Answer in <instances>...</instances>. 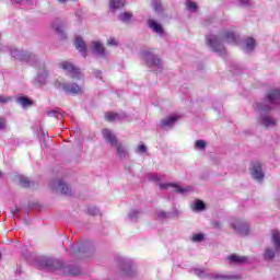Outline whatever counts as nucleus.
<instances>
[{
	"mask_svg": "<svg viewBox=\"0 0 280 280\" xmlns=\"http://www.w3.org/2000/svg\"><path fill=\"white\" fill-rule=\"evenodd\" d=\"M230 224L236 233H240L242 229H244V222H242L240 219H231Z\"/></svg>",
	"mask_w": 280,
	"mask_h": 280,
	"instance_id": "nucleus-22",
	"label": "nucleus"
},
{
	"mask_svg": "<svg viewBox=\"0 0 280 280\" xmlns=\"http://www.w3.org/2000/svg\"><path fill=\"white\" fill-rule=\"evenodd\" d=\"M36 268L39 270H62L63 268V275H71L72 277H78V275H80V268L65 267L61 261L45 256L37 259Z\"/></svg>",
	"mask_w": 280,
	"mask_h": 280,
	"instance_id": "nucleus-2",
	"label": "nucleus"
},
{
	"mask_svg": "<svg viewBox=\"0 0 280 280\" xmlns=\"http://www.w3.org/2000/svg\"><path fill=\"white\" fill-rule=\"evenodd\" d=\"M59 3H66L67 0H58Z\"/></svg>",
	"mask_w": 280,
	"mask_h": 280,
	"instance_id": "nucleus-48",
	"label": "nucleus"
},
{
	"mask_svg": "<svg viewBox=\"0 0 280 280\" xmlns=\"http://www.w3.org/2000/svg\"><path fill=\"white\" fill-rule=\"evenodd\" d=\"M256 108L260 113L258 119L260 126H264V128H275L277 120L268 115V113L275 110V108H280V90L269 91L262 101L256 103Z\"/></svg>",
	"mask_w": 280,
	"mask_h": 280,
	"instance_id": "nucleus-1",
	"label": "nucleus"
},
{
	"mask_svg": "<svg viewBox=\"0 0 280 280\" xmlns=\"http://www.w3.org/2000/svg\"><path fill=\"white\" fill-rule=\"evenodd\" d=\"M16 211H18V208H15V210H11L12 215H14V213H16Z\"/></svg>",
	"mask_w": 280,
	"mask_h": 280,
	"instance_id": "nucleus-47",
	"label": "nucleus"
},
{
	"mask_svg": "<svg viewBox=\"0 0 280 280\" xmlns=\"http://www.w3.org/2000/svg\"><path fill=\"white\" fill-rule=\"evenodd\" d=\"M36 80L39 84H45V82H47V70H45V68L38 71Z\"/></svg>",
	"mask_w": 280,
	"mask_h": 280,
	"instance_id": "nucleus-25",
	"label": "nucleus"
},
{
	"mask_svg": "<svg viewBox=\"0 0 280 280\" xmlns=\"http://www.w3.org/2000/svg\"><path fill=\"white\" fill-rule=\"evenodd\" d=\"M178 120L177 116H170L168 118L162 120L161 126L162 128H172L174 124Z\"/></svg>",
	"mask_w": 280,
	"mask_h": 280,
	"instance_id": "nucleus-21",
	"label": "nucleus"
},
{
	"mask_svg": "<svg viewBox=\"0 0 280 280\" xmlns=\"http://www.w3.org/2000/svg\"><path fill=\"white\" fill-rule=\"evenodd\" d=\"M105 119L107 121H120V119H126V114H117L109 112L105 114Z\"/></svg>",
	"mask_w": 280,
	"mask_h": 280,
	"instance_id": "nucleus-19",
	"label": "nucleus"
},
{
	"mask_svg": "<svg viewBox=\"0 0 280 280\" xmlns=\"http://www.w3.org/2000/svg\"><path fill=\"white\" fill-rule=\"evenodd\" d=\"M143 60H145L148 67H158L161 69V59L156 55L152 54L150 50H147L142 54Z\"/></svg>",
	"mask_w": 280,
	"mask_h": 280,
	"instance_id": "nucleus-11",
	"label": "nucleus"
},
{
	"mask_svg": "<svg viewBox=\"0 0 280 280\" xmlns=\"http://www.w3.org/2000/svg\"><path fill=\"white\" fill-rule=\"evenodd\" d=\"M19 180H20V185L22 187H31V185H32V182L30 180V178H27L23 175L19 176Z\"/></svg>",
	"mask_w": 280,
	"mask_h": 280,
	"instance_id": "nucleus-30",
	"label": "nucleus"
},
{
	"mask_svg": "<svg viewBox=\"0 0 280 280\" xmlns=\"http://www.w3.org/2000/svg\"><path fill=\"white\" fill-rule=\"evenodd\" d=\"M30 0H13V3L14 4H18V3H27Z\"/></svg>",
	"mask_w": 280,
	"mask_h": 280,
	"instance_id": "nucleus-44",
	"label": "nucleus"
},
{
	"mask_svg": "<svg viewBox=\"0 0 280 280\" xmlns=\"http://www.w3.org/2000/svg\"><path fill=\"white\" fill-rule=\"evenodd\" d=\"M137 152H139V154H145V152H148V147H145V144H140L137 148Z\"/></svg>",
	"mask_w": 280,
	"mask_h": 280,
	"instance_id": "nucleus-36",
	"label": "nucleus"
},
{
	"mask_svg": "<svg viewBox=\"0 0 280 280\" xmlns=\"http://www.w3.org/2000/svg\"><path fill=\"white\" fill-rule=\"evenodd\" d=\"M256 47H257V42H255V38L247 37V39H246V52L252 54V51H255Z\"/></svg>",
	"mask_w": 280,
	"mask_h": 280,
	"instance_id": "nucleus-23",
	"label": "nucleus"
},
{
	"mask_svg": "<svg viewBox=\"0 0 280 280\" xmlns=\"http://www.w3.org/2000/svg\"><path fill=\"white\" fill-rule=\"evenodd\" d=\"M50 189L55 191H60L65 196H71V188L62 179L54 180L49 184Z\"/></svg>",
	"mask_w": 280,
	"mask_h": 280,
	"instance_id": "nucleus-9",
	"label": "nucleus"
},
{
	"mask_svg": "<svg viewBox=\"0 0 280 280\" xmlns=\"http://www.w3.org/2000/svg\"><path fill=\"white\" fill-rule=\"evenodd\" d=\"M12 58L15 60H20L21 62H28V65H34V60H36V56L32 55V52L19 50L16 48L11 50Z\"/></svg>",
	"mask_w": 280,
	"mask_h": 280,
	"instance_id": "nucleus-7",
	"label": "nucleus"
},
{
	"mask_svg": "<svg viewBox=\"0 0 280 280\" xmlns=\"http://www.w3.org/2000/svg\"><path fill=\"white\" fill-rule=\"evenodd\" d=\"M249 174L254 180H257V183H262L264 178H266V174H264L261 162L253 161L249 164Z\"/></svg>",
	"mask_w": 280,
	"mask_h": 280,
	"instance_id": "nucleus-6",
	"label": "nucleus"
},
{
	"mask_svg": "<svg viewBox=\"0 0 280 280\" xmlns=\"http://www.w3.org/2000/svg\"><path fill=\"white\" fill-rule=\"evenodd\" d=\"M186 7H187L188 10H190L191 12H196V10H198V5H196V2H194V1H191V0H187Z\"/></svg>",
	"mask_w": 280,
	"mask_h": 280,
	"instance_id": "nucleus-32",
	"label": "nucleus"
},
{
	"mask_svg": "<svg viewBox=\"0 0 280 280\" xmlns=\"http://www.w3.org/2000/svg\"><path fill=\"white\" fill-rule=\"evenodd\" d=\"M94 75H95V78H102V71L95 70Z\"/></svg>",
	"mask_w": 280,
	"mask_h": 280,
	"instance_id": "nucleus-45",
	"label": "nucleus"
},
{
	"mask_svg": "<svg viewBox=\"0 0 280 280\" xmlns=\"http://www.w3.org/2000/svg\"><path fill=\"white\" fill-rule=\"evenodd\" d=\"M271 244L273 247L265 249L264 258L266 261H272L273 257L280 253V232L278 230L271 231Z\"/></svg>",
	"mask_w": 280,
	"mask_h": 280,
	"instance_id": "nucleus-4",
	"label": "nucleus"
},
{
	"mask_svg": "<svg viewBox=\"0 0 280 280\" xmlns=\"http://www.w3.org/2000/svg\"><path fill=\"white\" fill-rule=\"evenodd\" d=\"M159 186H160V189H167L168 187H173L174 191H176L177 194H187V191H189V188H183L178 184L160 183Z\"/></svg>",
	"mask_w": 280,
	"mask_h": 280,
	"instance_id": "nucleus-16",
	"label": "nucleus"
},
{
	"mask_svg": "<svg viewBox=\"0 0 280 280\" xmlns=\"http://www.w3.org/2000/svg\"><path fill=\"white\" fill-rule=\"evenodd\" d=\"M0 176H2L1 172H0Z\"/></svg>",
	"mask_w": 280,
	"mask_h": 280,
	"instance_id": "nucleus-50",
	"label": "nucleus"
},
{
	"mask_svg": "<svg viewBox=\"0 0 280 280\" xmlns=\"http://www.w3.org/2000/svg\"><path fill=\"white\" fill-rule=\"evenodd\" d=\"M92 51L100 58H104V56H106V50L104 49V46L100 42L92 43Z\"/></svg>",
	"mask_w": 280,
	"mask_h": 280,
	"instance_id": "nucleus-15",
	"label": "nucleus"
},
{
	"mask_svg": "<svg viewBox=\"0 0 280 280\" xmlns=\"http://www.w3.org/2000/svg\"><path fill=\"white\" fill-rule=\"evenodd\" d=\"M153 9L155 12H161V2L159 0H153Z\"/></svg>",
	"mask_w": 280,
	"mask_h": 280,
	"instance_id": "nucleus-38",
	"label": "nucleus"
},
{
	"mask_svg": "<svg viewBox=\"0 0 280 280\" xmlns=\"http://www.w3.org/2000/svg\"><path fill=\"white\" fill-rule=\"evenodd\" d=\"M149 180L153 182V183H161V180H163V176L159 175L156 173H151L148 175Z\"/></svg>",
	"mask_w": 280,
	"mask_h": 280,
	"instance_id": "nucleus-29",
	"label": "nucleus"
},
{
	"mask_svg": "<svg viewBox=\"0 0 280 280\" xmlns=\"http://www.w3.org/2000/svg\"><path fill=\"white\" fill-rule=\"evenodd\" d=\"M18 104H21L23 108H27V106H32V101L25 96H21L18 98Z\"/></svg>",
	"mask_w": 280,
	"mask_h": 280,
	"instance_id": "nucleus-28",
	"label": "nucleus"
},
{
	"mask_svg": "<svg viewBox=\"0 0 280 280\" xmlns=\"http://www.w3.org/2000/svg\"><path fill=\"white\" fill-rule=\"evenodd\" d=\"M124 5H126L124 0H110L109 2L110 10H120V8H124Z\"/></svg>",
	"mask_w": 280,
	"mask_h": 280,
	"instance_id": "nucleus-24",
	"label": "nucleus"
},
{
	"mask_svg": "<svg viewBox=\"0 0 280 280\" xmlns=\"http://www.w3.org/2000/svg\"><path fill=\"white\" fill-rule=\"evenodd\" d=\"M225 261L226 264H229V266H242L243 264H246V256L231 254L228 257H225Z\"/></svg>",
	"mask_w": 280,
	"mask_h": 280,
	"instance_id": "nucleus-13",
	"label": "nucleus"
},
{
	"mask_svg": "<svg viewBox=\"0 0 280 280\" xmlns=\"http://www.w3.org/2000/svg\"><path fill=\"white\" fill-rule=\"evenodd\" d=\"M158 218H160V220H163L167 218V214L165 212H159Z\"/></svg>",
	"mask_w": 280,
	"mask_h": 280,
	"instance_id": "nucleus-43",
	"label": "nucleus"
},
{
	"mask_svg": "<svg viewBox=\"0 0 280 280\" xmlns=\"http://www.w3.org/2000/svg\"><path fill=\"white\" fill-rule=\"evenodd\" d=\"M0 130H5V118L0 117Z\"/></svg>",
	"mask_w": 280,
	"mask_h": 280,
	"instance_id": "nucleus-42",
	"label": "nucleus"
},
{
	"mask_svg": "<svg viewBox=\"0 0 280 280\" xmlns=\"http://www.w3.org/2000/svg\"><path fill=\"white\" fill-rule=\"evenodd\" d=\"M195 211H202L205 210V202L197 200L192 208Z\"/></svg>",
	"mask_w": 280,
	"mask_h": 280,
	"instance_id": "nucleus-33",
	"label": "nucleus"
},
{
	"mask_svg": "<svg viewBox=\"0 0 280 280\" xmlns=\"http://www.w3.org/2000/svg\"><path fill=\"white\" fill-rule=\"evenodd\" d=\"M55 85L57 86V89H62L63 91H66V93H68L69 95L82 94V88H80L75 83L62 84L60 82H56Z\"/></svg>",
	"mask_w": 280,
	"mask_h": 280,
	"instance_id": "nucleus-10",
	"label": "nucleus"
},
{
	"mask_svg": "<svg viewBox=\"0 0 280 280\" xmlns=\"http://www.w3.org/2000/svg\"><path fill=\"white\" fill-rule=\"evenodd\" d=\"M122 270L125 271L126 277H132L133 275L132 262L124 261Z\"/></svg>",
	"mask_w": 280,
	"mask_h": 280,
	"instance_id": "nucleus-26",
	"label": "nucleus"
},
{
	"mask_svg": "<svg viewBox=\"0 0 280 280\" xmlns=\"http://www.w3.org/2000/svg\"><path fill=\"white\" fill-rule=\"evenodd\" d=\"M246 5H248V0L246 1Z\"/></svg>",
	"mask_w": 280,
	"mask_h": 280,
	"instance_id": "nucleus-49",
	"label": "nucleus"
},
{
	"mask_svg": "<svg viewBox=\"0 0 280 280\" xmlns=\"http://www.w3.org/2000/svg\"><path fill=\"white\" fill-rule=\"evenodd\" d=\"M12 97L0 95V104H8V102H11Z\"/></svg>",
	"mask_w": 280,
	"mask_h": 280,
	"instance_id": "nucleus-40",
	"label": "nucleus"
},
{
	"mask_svg": "<svg viewBox=\"0 0 280 280\" xmlns=\"http://www.w3.org/2000/svg\"><path fill=\"white\" fill-rule=\"evenodd\" d=\"M48 117H58V115H62V110L60 108H55L47 113Z\"/></svg>",
	"mask_w": 280,
	"mask_h": 280,
	"instance_id": "nucleus-34",
	"label": "nucleus"
},
{
	"mask_svg": "<svg viewBox=\"0 0 280 280\" xmlns=\"http://www.w3.org/2000/svg\"><path fill=\"white\" fill-rule=\"evenodd\" d=\"M102 133L105 141H107V143L110 144L112 148H116L119 159H126V156H128V151H126V147H122L121 143L117 142V137L115 136V133H113V131H110V129H103Z\"/></svg>",
	"mask_w": 280,
	"mask_h": 280,
	"instance_id": "nucleus-3",
	"label": "nucleus"
},
{
	"mask_svg": "<svg viewBox=\"0 0 280 280\" xmlns=\"http://www.w3.org/2000/svg\"><path fill=\"white\" fill-rule=\"evenodd\" d=\"M129 218H130V220H137V218H139V211L132 210V211L129 213Z\"/></svg>",
	"mask_w": 280,
	"mask_h": 280,
	"instance_id": "nucleus-41",
	"label": "nucleus"
},
{
	"mask_svg": "<svg viewBox=\"0 0 280 280\" xmlns=\"http://www.w3.org/2000/svg\"><path fill=\"white\" fill-rule=\"evenodd\" d=\"M238 5H246V0H238Z\"/></svg>",
	"mask_w": 280,
	"mask_h": 280,
	"instance_id": "nucleus-46",
	"label": "nucleus"
},
{
	"mask_svg": "<svg viewBox=\"0 0 280 280\" xmlns=\"http://www.w3.org/2000/svg\"><path fill=\"white\" fill-rule=\"evenodd\" d=\"M74 47L82 54L84 57H86V44L84 43V39L82 37H77L74 42Z\"/></svg>",
	"mask_w": 280,
	"mask_h": 280,
	"instance_id": "nucleus-17",
	"label": "nucleus"
},
{
	"mask_svg": "<svg viewBox=\"0 0 280 280\" xmlns=\"http://www.w3.org/2000/svg\"><path fill=\"white\" fill-rule=\"evenodd\" d=\"M118 19H119V21H122V23H130V21L132 19V13H130V12L120 13Z\"/></svg>",
	"mask_w": 280,
	"mask_h": 280,
	"instance_id": "nucleus-27",
	"label": "nucleus"
},
{
	"mask_svg": "<svg viewBox=\"0 0 280 280\" xmlns=\"http://www.w3.org/2000/svg\"><path fill=\"white\" fill-rule=\"evenodd\" d=\"M207 43L213 51H218L219 54H224V47H222V40L218 38L215 35L207 36Z\"/></svg>",
	"mask_w": 280,
	"mask_h": 280,
	"instance_id": "nucleus-12",
	"label": "nucleus"
},
{
	"mask_svg": "<svg viewBox=\"0 0 280 280\" xmlns=\"http://www.w3.org/2000/svg\"><path fill=\"white\" fill-rule=\"evenodd\" d=\"M224 42L231 43L232 45H240V36L235 35V33L226 32L224 35Z\"/></svg>",
	"mask_w": 280,
	"mask_h": 280,
	"instance_id": "nucleus-20",
	"label": "nucleus"
},
{
	"mask_svg": "<svg viewBox=\"0 0 280 280\" xmlns=\"http://www.w3.org/2000/svg\"><path fill=\"white\" fill-rule=\"evenodd\" d=\"M203 240H205V234L202 233L192 235V242H202Z\"/></svg>",
	"mask_w": 280,
	"mask_h": 280,
	"instance_id": "nucleus-35",
	"label": "nucleus"
},
{
	"mask_svg": "<svg viewBox=\"0 0 280 280\" xmlns=\"http://www.w3.org/2000/svg\"><path fill=\"white\" fill-rule=\"evenodd\" d=\"M88 213L90 215H97V213H100V210L95 207H90V208H88Z\"/></svg>",
	"mask_w": 280,
	"mask_h": 280,
	"instance_id": "nucleus-37",
	"label": "nucleus"
},
{
	"mask_svg": "<svg viewBox=\"0 0 280 280\" xmlns=\"http://www.w3.org/2000/svg\"><path fill=\"white\" fill-rule=\"evenodd\" d=\"M107 45H110L112 47H117V45H119V42H117V39H115L114 37H110L107 40Z\"/></svg>",
	"mask_w": 280,
	"mask_h": 280,
	"instance_id": "nucleus-39",
	"label": "nucleus"
},
{
	"mask_svg": "<svg viewBox=\"0 0 280 280\" xmlns=\"http://www.w3.org/2000/svg\"><path fill=\"white\" fill-rule=\"evenodd\" d=\"M149 27L155 32L156 34H159V36H163L165 33L163 32V26H161V24H159L156 21L154 20H149L148 21Z\"/></svg>",
	"mask_w": 280,
	"mask_h": 280,
	"instance_id": "nucleus-18",
	"label": "nucleus"
},
{
	"mask_svg": "<svg viewBox=\"0 0 280 280\" xmlns=\"http://www.w3.org/2000/svg\"><path fill=\"white\" fill-rule=\"evenodd\" d=\"M195 148L197 150H205L207 148V142H205V140H197L195 142Z\"/></svg>",
	"mask_w": 280,
	"mask_h": 280,
	"instance_id": "nucleus-31",
	"label": "nucleus"
},
{
	"mask_svg": "<svg viewBox=\"0 0 280 280\" xmlns=\"http://www.w3.org/2000/svg\"><path fill=\"white\" fill-rule=\"evenodd\" d=\"M59 67H61V69L66 71V73L72 80H80L82 78V72H80V69L75 68V66L69 61H62L59 63Z\"/></svg>",
	"mask_w": 280,
	"mask_h": 280,
	"instance_id": "nucleus-8",
	"label": "nucleus"
},
{
	"mask_svg": "<svg viewBox=\"0 0 280 280\" xmlns=\"http://www.w3.org/2000/svg\"><path fill=\"white\" fill-rule=\"evenodd\" d=\"M194 272L199 279H212V280H240V275H220V273H207L203 269H194Z\"/></svg>",
	"mask_w": 280,
	"mask_h": 280,
	"instance_id": "nucleus-5",
	"label": "nucleus"
},
{
	"mask_svg": "<svg viewBox=\"0 0 280 280\" xmlns=\"http://www.w3.org/2000/svg\"><path fill=\"white\" fill-rule=\"evenodd\" d=\"M52 30H55L56 34H58L59 38L65 40L67 35L65 34V23L60 20H55L52 22Z\"/></svg>",
	"mask_w": 280,
	"mask_h": 280,
	"instance_id": "nucleus-14",
	"label": "nucleus"
}]
</instances>
